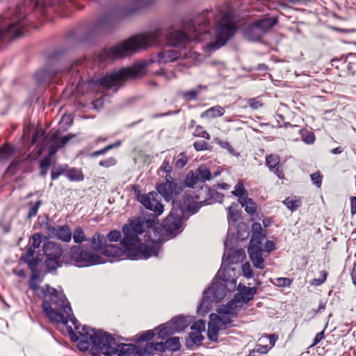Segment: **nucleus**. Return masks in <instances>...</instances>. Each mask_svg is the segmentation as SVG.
Listing matches in <instances>:
<instances>
[{
	"label": "nucleus",
	"mask_w": 356,
	"mask_h": 356,
	"mask_svg": "<svg viewBox=\"0 0 356 356\" xmlns=\"http://www.w3.org/2000/svg\"><path fill=\"white\" fill-rule=\"evenodd\" d=\"M245 24V19L233 10L224 12V45L236 34L238 29Z\"/></svg>",
	"instance_id": "obj_18"
},
{
	"label": "nucleus",
	"mask_w": 356,
	"mask_h": 356,
	"mask_svg": "<svg viewBox=\"0 0 356 356\" xmlns=\"http://www.w3.org/2000/svg\"><path fill=\"white\" fill-rule=\"evenodd\" d=\"M101 254L108 257L119 258L123 254V251L116 245L106 243Z\"/></svg>",
	"instance_id": "obj_31"
},
{
	"label": "nucleus",
	"mask_w": 356,
	"mask_h": 356,
	"mask_svg": "<svg viewBox=\"0 0 356 356\" xmlns=\"http://www.w3.org/2000/svg\"><path fill=\"white\" fill-rule=\"evenodd\" d=\"M145 218H134L122 227L123 237L121 245L127 257L132 260L148 259L158 256L160 243L163 241L159 231L155 234L152 229H145Z\"/></svg>",
	"instance_id": "obj_3"
},
{
	"label": "nucleus",
	"mask_w": 356,
	"mask_h": 356,
	"mask_svg": "<svg viewBox=\"0 0 356 356\" xmlns=\"http://www.w3.org/2000/svg\"><path fill=\"white\" fill-rule=\"evenodd\" d=\"M221 115H222L221 107L220 106H216L203 112L200 117L202 118L213 119Z\"/></svg>",
	"instance_id": "obj_37"
},
{
	"label": "nucleus",
	"mask_w": 356,
	"mask_h": 356,
	"mask_svg": "<svg viewBox=\"0 0 356 356\" xmlns=\"http://www.w3.org/2000/svg\"><path fill=\"white\" fill-rule=\"evenodd\" d=\"M6 28L0 27V41L6 37H10L12 39H15L20 37L22 33V25L21 22H14L6 24Z\"/></svg>",
	"instance_id": "obj_20"
},
{
	"label": "nucleus",
	"mask_w": 356,
	"mask_h": 356,
	"mask_svg": "<svg viewBox=\"0 0 356 356\" xmlns=\"http://www.w3.org/2000/svg\"><path fill=\"white\" fill-rule=\"evenodd\" d=\"M327 277V271L322 270L320 273V277L318 278H314V280H312V281L311 282V284L314 286H320L325 282Z\"/></svg>",
	"instance_id": "obj_53"
},
{
	"label": "nucleus",
	"mask_w": 356,
	"mask_h": 356,
	"mask_svg": "<svg viewBox=\"0 0 356 356\" xmlns=\"http://www.w3.org/2000/svg\"><path fill=\"white\" fill-rule=\"evenodd\" d=\"M325 338V335H316L315 338L313 340V343L309 346V348H312V347L317 346V348H320L323 346L324 341L323 340Z\"/></svg>",
	"instance_id": "obj_60"
},
{
	"label": "nucleus",
	"mask_w": 356,
	"mask_h": 356,
	"mask_svg": "<svg viewBox=\"0 0 356 356\" xmlns=\"http://www.w3.org/2000/svg\"><path fill=\"white\" fill-rule=\"evenodd\" d=\"M91 249L97 252H102V250L106 245V238L99 233H95L90 240Z\"/></svg>",
	"instance_id": "obj_29"
},
{
	"label": "nucleus",
	"mask_w": 356,
	"mask_h": 356,
	"mask_svg": "<svg viewBox=\"0 0 356 356\" xmlns=\"http://www.w3.org/2000/svg\"><path fill=\"white\" fill-rule=\"evenodd\" d=\"M278 336L279 335H264V337H261L259 339V341L263 343L265 340L268 339L270 345L268 346V348L270 349L273 346H274L275 343L278 340Z\"/></svg>",
	"instance_id": "obj_56"
},
{
	"label": "nucleus",
	"mask_w": 356,
	"mask_h": 356,
	"mask_svg": "<svg viewBox=\"0 0 356 356\" xmlns=\"http://www.w3.org/2000/svg\"><path fill=\"white\" fill-rule=\"evenodd\" d=\"M277 20L275 17H264L254 23L261 31H263L264 35L277 23Z\"/></svg>",
	"instance_id": "obj_32"
},
{
	"label": "nucleus",
	"mask_w": 356,
	"mask_h": 356,
	"mask_svg": "<svg viewBox=\"0 0 356 356\" xmlns=\"http://www.w3.org/2000/svg\"><path fill=\"white\" fill-rule=\"evenodd\" d=\"M158 194L155 192H151L147 194H138L137 200L147 209L154 212L152 218L145 219V226L148 229H152L153 233L156 232V225H158L157 216L163 212V205L158 200Z\"/></svg>",
	"instance_id": "obj_11"
},
{
	"label": "nucleus",
	"mask_w": 356,
	"mask_h": 356,
	"mask_svg": "<svg viewBox=\"0 0 356 356\" xmlns=\"http://www.w3.org/2000/svg\"><path fill=\"white\" fill-rule=\"evenodd\" d=\"M175 167L178 169L184 168L188 161V159L184 152H181L174 157Z\"/></svg>",
	"instance_id": "obj_43"
},
{
	"label": "nucleus",
	"mask_w": 356,
	"mask_h": 356,
	"mask_svg": "<svg viewBox=\"0 0 356 356\" xmlns=\"http://www.w3.org/2000/svg\"><path fill=\"white\" fill-rule=\"evenodd\" d=\"M184 189V185L181 183L175 182L170 175L166 174L165 181L158 184L156 190L158 193L166 200L172 201L173 206H175V197L179 195Z\"/></svg>",
	"instance_id": "obj_17"
},
{
	"label": "nucleus",
	"mask_w": 356,
	"mask_h": 356,
	"mask_svg": "<svg viewBox=\"0 0 356 356\" xmlns=\"http://www.w3.org/2000/svg\"><path fill=\"white\" fill-rule=\"evenodd\" d=\"M164 35L163 29L156 30L133 35L121 42L104 50L99 55V59H118L129 56L140 50H145L152 46L160 44V38Z\"/></svg>",
	"instance_id": "obj_4"
},
{
	"label": "nucleus",
	"mask_w": 356,
	"mask_h": 356,
	"mask_svg": "<svg viewBox=\"0 0 356 356\" xmlns=\"http://www.w3.org/2000/svg\"><path fill=\"white\" fill-rule=\"evenodd\" d=\"M213 13L204 10L191 19L183 22L182 31H173L168 33L167 40L171 46L185 47L191 40H209L205 51L211 54L222 46V17L218 19L212 32L207 29Z\"/></svg>",
	"instance_id": "obj_2"
},
{
	"label": "nucleus",
	"mask_w": 356,
	"mask_h": 356,
	"mask_svg": "<svg viewBox=\"0 0 356 356\" xmlns=\"http://www.w3.org/2000/svg\"><path fill=\"white\" fill-rule=\"evenodd\" d=\"M70 256L79 267L90 266L106 262L99 254L89 250H84L80 245H72L70 249Z\"/></svg>",
	"instance_id": "obj_12"
},
{
	"label": "nucleus",
	"mask_w": 356,
	"mask_h": 356,
	"mask_svg": "<svg viewBox=\"0 0 356 356\" xmlns=\"http://www.w3.org/2000/svg\"><path fill=\"white\" fill-rule=\"evenodd\" d=\"M265 238L266 234H252L248 248H262V241Z\"/></svg>",
	"instance_id": "obj_42"
},
{
	"label": "nucleus",
	"mask_w": 356,
	"mask_h": 356,
	"mask_svg": "<svg viewBox=\"0 0 356 356\" xmlns=\"http://www.w3.org/2000/svg\"><path fill=\"white\" fill-rule=\"evenodd\" d=\"M116 163L117 160L113 157H110L99 162V165L104 168L114 166Z\"/></svg>",
	"instance_id": "obj_59"
},
{
	"label": "nucleus",
	"mask_w": 356,
	"mask_h": 356,
	"mask_svg": "<svg viewBox=\"0 0 356 356\" xmlns=\"http://www.w3.org/2000/svg\"><path fill=\"white\" fill-rule=\"evenodd\" d=\"M245 257V251L243 249H237L227 255V261L231 264H238L242 262Z\"/></svg>",
	"instance_id": "obj_33"
},
{
	"label": "nucleus",
	"mask_w": 356,
	"mask_h": 356,
	"mask_svg": "<svg viewBox=\"0 0 356 356\" xmlns=\"http://www.w3.org/2000/svg\"><path fill=\"white\" fill-rule=\"evenodd\" d=\"M241 219V211L238 209V205L236 204L231 205L228 208V233L236 234L237 238L243 240L248 236L249 232L246 224L243 222H239Z\"/></svg>",
	"instance_id": "obj_14"
},
{
	"label": "nucleus",
	"mask_w": 356,
	"mask_h": 356,
	"mask_svg": "<svg viewBox=\"0 0 356 356\" xmlns=\"http://www.w3.org/2000/svg\"><path fill=\"white\" fill-rule=\"evenodd\" d=\"M252 234H265L263 232L261 225L259 222H254L252 225Z\"/></svg>",
	"instance_id": "obj_64"
},
{
	"label": "nucleus",
	"mask_w": 356,
	"mask_h": 356,
	"mask_svg": "<svg viewBox=\"0 0 356 356\" xmlns=\"http://www.w3.org/2000/svg\"><path fill=\"white\" fill-rule=\"evenodd\" d=\"M181 56V53L175 49H165L156 55L154 61L158 63H170L173 62Z\"/></svg>",
	"instance_id": "obj_25"
},
{
	"label": "nucleus",
	"mask_w": 356,
	"mask_h": 356,
	"mask_svg": "<svg viewBox=\"0 0 356 356\" xmlns=\"http://www.w3.org/2000/svg\"><path fill=\"white\" fill-rule=\"evenodd\" d=\"M75 136V134L70 133L60 137V132L58 130L49 132L48 134L43 130H37L33 137V143H37L40 147L41 152L48 149V156L41 160L40 168L48 169L51 165V157Z\"/></svg>",
	"instance_id": "obj_8"
},
{
	"label": "nucleus",
	"mask_w": 356,
	"mask_h": 356,
	"mask_svg": "<svg viewBox=\"0 0 356 356\" xmlns=\"http://www.w3.org/2000/svg\"><path fill=\"white\" fill-rule=\"evenodd\" d=\"M222 325V318L216 314L212 313L209 315V321L208 323L207 334H218Z\"/></svg>",
	"instance_id": "obj_28"
},
{
	"label": "nucleus",
	"mask_w": 356,
	"mask_h": 356,
	"mask_svg": "<svg viewBox=\"0 0 356 356\" xmlns=\"http://www.w3.org/2000/svg\"><path fill=\"white\" fill-rule=\"evenodd\" d=\"M222 261L220 268L216 277L213 278L211 285L203 292L202 300L197 307V312L199 315L204 316L212 307L213 302H219L222 300Z\"/></svg>",
	"instance_id": "obj_10"
},
{
	"label": "nucleus",
	"mask_w": 356,
	"mask_h": 356,
	"mask_svg": "<svg viewBox=\"0 0 356 356\" xmlns=\"http://www.w3.org/2000/svg\"><path fill=\"white\" fill-rule=\"evenodd\" d=\"M41 226L50 238H54L57 227L48 222L42 223Z\"/></svg>",
	"instance_id": "obj_48"
},
{
	"label": "nucleus",
	"mask_w": 356,
	"mask_h": 356,
	"mask_svg": "<svg viewBox=\"0 0 356 356\" xmlns=\"http://www.w3.org/2000/svg\"><path fill=\"white\" fill-rule=\"evenodd\" d=\"M206 323L203 320H198L191 325L192 332L191 334H202L205 331Z\"/></svg>",
	"instance_id": "obj_44"
},
{
	"label": "nucleus",
	"mask_w": 356,
	"mask_h": 356,
	"mask_svg": "<svg viewBox=\"0 0 356 356\" xmlns=\"http://www.w3.org/2000/svg\"><path fill=\"white\" fill-rule=\"evenodd\" d=\"M242 272L244 277L248 279L252 277L253 272L251 268V266L249 262H245L242 265Z\"/></svg>",
	"instance_id": "obj_54"
},
{
	"label": "nucleus",
	"mask_w": 356,
	"mask_h": 356,
	"mask_svg": "<svg viewBox=\"0 0 356 356\" xmlns=\"http://www.w3.org/2000/svg\"><path fill=\"white\" fill-rule=\"evenodd\" d=\"M106 238L111 242H118L119 241H121L122 239L121 232L116 229L111 230L106 235Z\"/></svg>",
	"instance_id": "obj_51"
},
{
	"label": "nucleus",
	"mask_w": 356,
	"mask_h": 356,
	"mask_svg": "<svg viewBox=\"0 0 356 356\" xmlns=\"http://www.w3.org/2000/svg\"><path fill=\"white\" fill-rule=\"evenodd\" d=\"M238 202L243 207H244L245 211L249 215H254L255 213L257 211V204L252 198L247 196Z\"/></svg>",
	"instance_id": "obj_34"
},
{
	"label": "nucleus",
	"mask_w": 356,
	"mask_h": 356,
	"mask_svg": "<svg viewBox=\"0 0 356 356\" xmlns=\"http://www.w3.org/2000/svg\"><path fill=\"white\" fill-rule=\"evenodd\" d=\"M207 90V86L204 85H198L195 88L182 92L181 96L186 101H193L198 99V97L204 92Z\"/></svg>",
	"instance_id": "obj_26"
},
{
	"label": "nucleus",
	"mask_w": 356,
	"mask_h": 356,
	"mask_svg": "<svg viewBox=\"0 0 356 356\" xmlns=\"http://www.w3.org/2000/svg\"><path fill=\"white\" fill-rule=\"evenodd\" d=\"M241 307V303L235 300L234 298L226 305H224V329L232 323V321L229 317L236 316L238 314V308Z\"/></svg>",
	"instance_id": "obj_23"
},
{
	"label": "nucleus",
	"mask_w": 356,
	"mask_h": 356,
	"mask_svg": "<svg viewBox=\"0 0 356 356\" xmlns=\"http://www.w3.org/2000/svg\"><path fill=\"white\" fill-rule=\"evenodd\" d=\"M72 237L74 242L81 244L84 241H88V239L85 235L83 229L81 227H76L72 232Z\"/></svg>",
	"instance_id": "obj_38"
},
{
	"label": "nucleus",
	"mask_w": 356,
	"mask_h": 356,
	"mask_svg": "<svg viewBox=\"0 0 356 356\" xmlns=\"http://www.w3.org/2000/svg\"><path fill=\"white\" fill-rule=\"evenodd\" d=\"M283 203L291 211H296L302 205L301 200L296 196L288 197Z\"/></svg>",
	"instance_id": "obj_35"
},
{
	"label": "nucleus",
	"mask_w": 356,
	"mask_h": 356,
	"mask_svg": "<svg viewBox=\"0 0 356 356\" xmlns=\"http://www.w3.org/2000/svg\"><path fill=\"white\" fill-rule=\"evenodd\" d=\"M280 158L278 156L270 154L266 158V164L270 170L279 166Z\"/></svg>",
	"instance_id": "obj_47"
},
{
	"label": "nucleus",
	"mask_w": 356,
	"mask_h": 356,
	"mask_svg": "<svg viewBox=\"0 0 356 356\" xmlns=\"http://www.w3.org/2000/svg\"><path fill=\"white\" fill-rule=\"evenodd\" d=\"M66 175L68 179L72 181H79L83 179L81 172L75 168L70 169Z\"/></svg>",
	"instance_id": "obj_49"
},
{
	"label": "nucleus",
	"mask_w": 356,
	"mask_h": 356,
	"mask_svg": "<svg viewBox=\"0 0 356 356\" xmlns=\"http://www.w3.org/2000/svg\"><path fill=\"white\" fill-rule=\"evenodd\" d=\"M153 1L154 0H131L127 6L121 10L104 14L88 29L90 36L111 31L122 19L136 13L152 4Z\"/></svg>",
	"instance_id": "obj_6"
},
{
	"label": "nucleus",
	"mask_w": 356,
	"mask_h": 356,
	"mask_svg": "<svg viewBox=\"0 0 356 356\" xmlns=\"http://www.w3.org/2000/svg\"><path fill=\"white\" fill-rule=\"evenodd\" d=\"M41 204H42L41 200H38L35 203L30 202L29 203V211L26 216V218L31 219V218H33L34 216H35L37 215V213H38V209L40 207Z\"/></svg>",
	"instance_id": "obj_45"
},
{
	"label": "nucleus",
	"mask_w": 356,
	"mask_h": 356,
	"mask_svg": "<svg viewBox=\"0 0 356 356\" xmlns=\"http://www.w3.org/2000/svg\"><path fill=\"white\" fill-rule=\"evenodd\" d=\"M155 335H140L137 339L138 343L147 341L144 346L128 343V356H152L165 351L175 352L180 349L181 343L179 337L168 339L165 342L148 343Z\"/></svg>",
	"instance_id": "obj_7"
},
{
	"label": "nucleus",
	"mask_w": 356,
	"mask_h": 356,
	"mask_svg": "<svg viewBox=\"0 0 356 356\" xmlns=\"http://www.w3.org/2000/svg\"><path fill=\"white\" fill-rule=\"evenodd\" d=\"M209 193L211 200L209 204H211L213 203V202L219 203H221L222 202V195H221L220 193H218L214 190L209 191Z\"/></svg>",
	"instance_id": "obj_58"
},
{
	"label": "nucleus",
	"mask_w": 356,
	"mask_h": 356,
	"mask_svg": "<svg viewBox=\"0 0 356 356\" xmlns=\"http://www.w3.org/2000/svg\"><path fill=\"white\" fill-rule=\"evenodd\" d=\"M147 66V62L138 63L130 67L122 68L118 71L107 74L96 80L95 83L107 89L114 86H120L128 79L136 78L144 74Z\"/></svg>",
	"instance_id": "obj_9"
},
{
	"label": "nucleus",
	"mask_w": 356,
	"mask_h": 356,
	"mask_svg": "<svg viewBox=\"0 0 356 356\" xmlns=\"http://www.w3.org/2000/svg\"><path fill=\"white\" fill-rule=\"evenodd\" d=\"M42 234L35 233L32 236L33 245H31V247L33 248L34 249L39 248L40 246V244L42 243Z\"/></svg>",
	"instance_id": "obj_57"
},
{
	"label": "nucleus",
	"mask_w": 356,
	"mask_h": 356,
	"mask_svg": "<svg viewBox=\"0 0 356 356\" xmlns=\"http://www.w3.org/2000/svg\"><path fill=\"white\" fill-rule=\"evenodd\" d=\"M58 72L56 67L46 65L35 73V78L39 85L49 84Z\"/></svg>",
	"instance_id": "obj_21"
},
{
	"label": "nucleus",
	"mask_w": 356,
	"mask_h": 356,
	"mask_svg": "<svg viewBox=\"0 0 356 356\" xmlns=\"http://www.w3.org/2000/svg\"><path fill=\"white\" fill-rule=\"evenodd\" d=\"M299 133L300 134L302 140L307 144H312L315 140V136L313 132L309 131L307 129H300Z\"/></svg>",
	"instance_id": "obj_46"
},
{
	"label": "nucleus",
	"mask_w": 356,
	"mask_h": 356,
	"mask_svg": "<svg viewBox=\"0 0 356 356\" xmlns=\"http://www.w3.org/2000/svg\"><path fill=\"white\" fill-rule=\"evenodd\" d=\"M14 154V149L8 145H3L0 147V160H7Z\"/></svg>",
	"instance_id": "obj_41"
},
{
	"label": "nucleus",
	"mask_w": 356,
	"mask_h": 356,
	"mask_svg": "<svg viewBox=\"0 0 356 356\" xmlns=\"http://www.w3.org/2000/svg\"><path fill=\"white\" fill-rule=\"evenodd\" d=\"M264 250L258 248H248V252L249 254L250 259L252 262L254 266L257 268L264 269V259L262 257Z\"/></svg>",
	"instance_id": "obj_24"
},
{
	"label": "nucleus",
	"mask_w": 356,
	"mask_h": 356,
	"mask_svg": "<svg viewBox=\"0 0 356 356\" xmlns=\"http://www.w3.org/2000/svg\"><path fill=\"white\" fill-rule=\"evenodd\" d=\"M26 161H17V159L13 161V162L10 164V165L7 168V173L10 174V175H13L15 174L18 170L17 166L18 165H22L24 163H25Z\"/></svg>",
	"instance_id": "obj_52"
},
{
	"label": "nucleus",
	"mask_w": 356,
	"mask_h": 356,
	"mask_svg": "<svg viewBox=\"0 0 356 356\" xmlns=\"http://www.w3.org/2000/svg\"><path fill=\"white\" fill-rule=\"evenodd\" d=\"M248 104L252 109H258L263 106V103L259 97L251 98L248 99Z\"/></svg>",
	"instance_id": "obj_55"
},
{
	"label": "nucleus",
	"mask_w": 356,
	"mask_h": 356,
	"mask_svg": "<svg viewBox=\"0 0 356 356\" xmlns=\"http://www.w3.org/2000/svg\"><path fill=\"white\" fill-rule=\"evenodd\" d=\"M237 290L238 292L234 296V298L241 304L247 303L252 300L257 291V287H248L241 284H238Z\"/></svg>",
	"instance_id": "obj_22"
},
{
	"label": "nucleus",
	"mask_w": 356,
	"mask_h": 356,
	"mask_svg": "<svg viewBox=\"0 0 356 356\" xmlns=\"http://www.w3.org/2000/svg\"><path fill=\"white\" fill-rule=\"evenodd\" d=\"M194 148L197 151H202L207 149L208 148V143L205 142L204 140H199L196 141L193 144Z\"/></svg>",
	"instance_id": "obj_63"
},
{
	"label": "nucleus",
	"mask_w": 356,
	"mask_h": 356,
	"mask_svg": "<svg viewBox=\"0 0 356 356\" xmlns=\"http://www.w3.org/2000/svg\"><path fill=\"white\" fill-rule=\"evenodd\" d=\"M190 316L179 315L172 318L168 322L161 324L154 330H147L140 334H175L184 332L185 329L192 322Z\"/></svg>",
	"instance_id": "obj_13"
},
{
	"label": "nucleus",
	"mask_w": 356,
	"mask_h": 356,
	"mask_svg": "<svg viewBox=\"0 0 356 356\" xmlns=\"http://www.w3.org/2000/svg\"><path fill=\"white\" fill-rule=\"evenodd\" d=\"M197 179L200 183H203L207 180H210L211 178V172L206 167H200L194 171Z\"/></svg>",
	"instance_id": "obj_36"
},
{
	"label": "nucleus",
	"mask_w": 356,
	"mask_h": 356,
	"mask_svg": "<svg viewBox=\"0 0 356 356\" xmlns=\"http://www.w3.org/2000/svg\"><path fill=\"white\" fill-rule=\"evenodd\" d=\"M197 196L195 198L191 195H184L182 202L179 204L175 202L176 209H181L184 216L185 211L191 212L192 213L197 212L200 207L199 204L202 202V201H197Z\"/></svg>",
	"instance_id": "obj_19"
},
{
	"label": "nucleus",
	"mask_w": 356,
	"mask_h": 356,
	"mask_svg": "<svg viewBox=\"0 0 356 356\" xmlns=\"http://www.w3.org/2000/svg\"><path fill=\"white\" fill-rule=\"evenodd\" d=\"M82 352L88 351L93 356L100 353L106 356H128V343L118 341L113 335H70Z\"/></svg>",
	"instance_id": "obj_5"
},
{
	"label": "nucleus",
	"mask_w": 356,
	"mask_h": 356,
	"mask_svg": "<svg viewBox=\"0 0 356 356\" xmlns=\"http://www.w3.org/2000/svg\"><path fill=\"white\" fill-rule=\"evenodd\" d=\"M198 184H200V181L197 179V175H195L194 171H189L184 181V186L189 188H193L195 185Z\"/></svg>",
	"instance_id": "obj_40"
},
{
	"label": "nucleus",
	"mask_w": 356,
	"mask_h": 356,
	"mask_svg": "<svg viewBox=\"0 0 356 356\" xmlns=\"http://www.w3.org/2000/svg\"><path fill=\"white\" fill-rule=\"evenodd\" d=\"M39 284V273H32L29 280L30 289L40 290L44 295H49V300H44L42 302V310L48 317L51 323L54 325L58 331L63 332L66 328L67 334H110L102 329L96 330L87 325H83L79 330L80 323L74 316L70 302L63 293H59L56 289L47 285V291L40 288Z\"/></svg>",
	"instance_id": "obj_1"
},
{
	"label": "nucleus",
	"mask_w": 356,
	"mask_h": 356,
	"mask_svg": "<svg viewBox=\"0 0 356 356\" xmlns=\"http://www.w3.org/2000/svg\"><path fill=\"white\" fill-rule=\"evenodd\" d=\"M72 232L70 227L67 225L57 226L56 233L54 238L65 243H69L72 240Z\"/></svg>",
	"instance_id": "obj_30"
},
{
	"label": "nucleus",
	"mask_w": 356,
	"mask_h": 356,
	"mask_svg": "<svg viewBox=\"0 0 356 356\" xmlns=\"http://www.w3.org/2000/svg\"><path fill=\"white\" fill-rule=\"evenodd\" d=\"M245 37L250 41H258L264 35L263 31H261L259 28L255 24V23L249 25L244 31Z\"/></svg>",
	"instance_id": "obj_27"
},
{
	"label": "nucleus",
	"mask_w": 356,
	"mask_h": 356,
	"mask_svg": "<svg viewBox=\"0 0 356 356\" xmlns=\"http://www.w3.org/2000/svg\"><path fill=\"white\" fill-rule=\"evenodd\" d=\"M183 218L181 209H176L174 205L161 224L163 234L173 238L181 233L183 230Z\"/></svg>",
	"instance_id": "obj_16"
},
{
	"label": "nucleus",
	"mask_w": 356,
	"mask_h": 356,
	"mask_svg": "<svg viewBox=\"0 0 356 356\" xmlns=\"http://www.w3.org/2000/svg\"><path fill=\"white\" fill-rule=\"evenodd\" d=\"M40 260L38 257H33L24 261V262H26L28 264L29 268L31 270L32 273H38V267L40 264Z\"/></svg>",
	"instance_id": "obj_50"
},
{
	"label": "nucleus",
	"mask_w": 356,
	"mask_h": 356,
	"mask_svg": "<svg viewBox=\"0 0 356 356\" xmlns=\"http://www.w3.org/2000/svg\"><path fill=\"white\" fill-rule=\"evenodd\" d=\"M43 254L46 257L44 264L48 271L56 270L62 266L60 261L63 249L60 244L48 241L42 245Z\"/></svg>",
	"instance_id": "obj_15"
},
{
	"label": "nucleus",
	"mask_w": 356,
	"mask_h": 356,
	"mask_svg": "<svg viewBox=\"0 0 356 356\" xmlns=\"http://www.w3.org/2000/svg\"><path fill=\"white\" fill-rule=\"evenodd\" d=\"M252 350L259 354L264 355L268 353L270 348L268 345L257 344Z\"/></svg>",
	"instance_id": "obj_61"
},
{
	"label": "nucleus",
	"mask_w": 356,
	"mask_h": 356,
	"mask_svg": "<svg viewBox=\"0 0 356 356\" xmlns=\"http://www.w3.org/2000/svg\"><path fill=\"white\" fill-rule=\"evenodd\" d=\"M232 193L238 197V202L248 196V192L246 189L244 188L243 184L240 181L235 185L234 190L232 191Z\"/></svg>",
	"instance_id": "obj_39"
},
{
	"label": "nucleus",
	"mask_w": 356,
	"mask_h": 356,
	"mask_svg": "<svg viewBox=\"0 0 356 356\" xmlns=\"http://www.w3.org/2000/svg\"><path fill=\"white\" fill-rule=\"evenodd\" d=\"M311 179L313 183L318 187L321 186L322 176L319 172H315L311 175Z\"/></svg>",
	"instance_id": "obj_62"
}]
</instances>
